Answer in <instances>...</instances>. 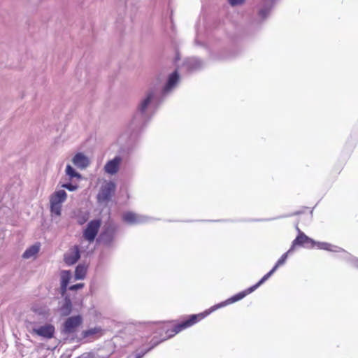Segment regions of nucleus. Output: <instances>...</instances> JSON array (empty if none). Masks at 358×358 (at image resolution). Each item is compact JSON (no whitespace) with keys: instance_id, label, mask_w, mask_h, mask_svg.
I'll return each instance as SVG.
<instances>
[{"instance_id":"nucleus-1","label":"nucleus","mask_w":358,"mask_h":358,"mask_svg":"<svg viewBox=\"0 0 358 358\" xmlns=\"http://www.w3.org/2000/svg\"><path fill=\"white\" fill-rule=\"evenodd\" d=\"M181 55L178 48L175 49L173 64L175 69L170 73L159 93L155 88L150 89L140 101L136 111L129 124V135L124 145L128 154L132 152L138 145L141 133L150 121L166 97L171 94L179 84L181 76L178 64Z\"/></svg>"},{"instance_id":"nucleus-2","label":"nucleus","mask_w":358,"mask_h":358,"mask_svg":"<svg viewBox=\"0 0 358 358\" xmlns=\"http://www.w3.org/2000/svg\"><path fill=\"white\" fill-rule=\"evenodd\" d=\"M204 316L202 313L191 314L183 316L180 320H171L164 324V334L162 338L154 336L150 342L143 345L135 353L134 358H143L145 355L152 351L155 348L164 341L171 338L180 331L192 327L203 319Z\"/></svg>"},{"instance_id":"nucleus-3","label":"nucleus","mask_w":358,"mask_h":358,"mask_svg":"<svg viewBox=\"0 0 358 358\" xmlns=\"http://www.w3.org/2000/svg\"><path fill=\"white\" fill-rule=\"evenodd\" d=\"M298 234L292 241L290 248L294 250L296 247H303L308 249H313L317 247L319 250H326L335 253H340L338 257L352 266L358 268V258L353 256L343 248L327 242L317 241L308 236L296 227Z\"/></svg>"},{"instance_id":"nucleus-4","label":"nucleus","mask_w":358,"mask_h":358,"mask_svg":"<svg viewBox=\"0 0 358 358\" xmlns=\"http://www.w3.org/2000/svg\"><path fill=\"white\" fill-rule=\"evenodd\" d=\"M194 42L197 45L206 47L208 50L210 59L215 62H224L235 59L241 55L242 51L241 48L236 44L227 45L217 44L209 48L196 38Z\"/></svg>"},{"instance_id":"nucleus-5","label":"nucleus","mask_w":358,"mask_h":358,"mask_svg":"<svg viewBox=\"0 0 358 358\" xmlns=\"http://www.w3.org/2000/svg\"><path fill=\"white\" fill-rule=\"evenodd\" d=\"M119 229L120 225L109 218L105 222L96 238V242L105 247H111L115 241Z\"/></svg>"},{"instance_id":"nucleus-6","label":"nucleus","mask_w":358,"mask_h":358,"mask_svg":"<svg viewBox=\"0 0 358 358\" xmlns=\"http://www.w3.org/2000/svg\"><path fill=\"white\" fill-rule=\"evenodd\" d=\"M83 323V317L81 314L69 315L61 324L60 334L64 339L77 336L76 333Z\"/></svg>"},{"instance_id":"nucleus-7","label":"nucleus","mask_w":358,"mask_h":358,"mask_svg":"<svg viewBox=\"0 0 358 358\" xmlns=\"http://www.w3.org/2000/svg\"><path fill=\"white\" fill-rule=\"evenodd\" d=\"M105 334V329L101 326H95L83 330L80 336H72L70 338V343L74 341L77 343H89L99 339Z\"/></svg>"},{"instance_id":"nucleus-8","label":"nucleus","mask_w":358,"mask_h":358,"mask_svg":"<svg viewBox=\"0 0 358 358\" xmlns=\"http://www.w3.org/2000/svg\"><path fill=\"white\" fill-rule=\"evenodd\" d=\"M303 213V211L298 210L287 215H279L276 217L271 218H241V219H220V220H201L202 222H268L276 219L286 218L295 215H299ZM195 220H187V222H192Z\"/></svg>"},{"instance_id":"nucleus-9","label":"nucleus","mask_w":358,"mask_h":358,"mask_svg":"<svg viewBox=\"0 0 358 358\" xmlns=\"http://www.w3.org/2000/svg\"><path fill=\"white\" fill-rule=\"evenodd\" d=\"M62 301H59L58 312L61 317L70 315L73 310V303H76V295L66 292H59Z\"/></svg>"},{"instance_id":"nucleus-10","label":"nucleus","mask_w":358,"mask_h":358,"mask_svg":"<svg viewBox=\"0 0 358 358\" xmlns=\"http://www.w3.org/2000/svg\"><path fill=\"white\" fill-rule=\"evenodd\" d=\"M101 226V220L99 218H94L89 221L83 230V238L89 242L90 243H93L96 240L98 234Z\"/></svg>"},{"instance_id":"nucleus-11","label":"nucleus","mask_w":358,"mask_h":358,"mask_svg":"<svg viewBox=\"0 0 358 358\" xmlns=\"http://www.w3.org/2000/svg\"><path fill=\"white\" fill-rule=\"evenodd\" d=\"M203 60L198 57H189L183 59L180 68L185 75L189 76L200 71L203 68Z\"/></svg>"},{"instance_id":"nucleus-12","label":"nucleus","mask_w":358,"mask_h":358,"mask_svg":"<svg viewBox=\"0 0 358 358\" xmlns=\"http://www.w3.org/2000/svg\"><path fill=\"white\" fill-rule=\"evenodd\" d=\"M278 0H260L257 4V15L260 22L266 20Z\"/></svg>"},{"instance_id":"nucleus-13","label":"nucleus","mask_w":358,"mask_h":358,"mask_svg":"<svg viewBox=\"0 0 358 358\" xmlns=\"http://www.w3.org/2000/svg\"><path fill=\"white\" fill-rule=\"evenodd\" d=\"M245 296H246V294L244 292V291L243 290L241 292H239L234 294L233 296H230L227 299L212 306L210 308L205 310L204 311H203L201 313L203 315L204 317H206L210 314H211L213 312H214L221 308L225 307L229 304L237 302V301L243 299Z\"/></svg>"},{"instance_id":"nucleus-14","label":"nucleus","mask_w":358,"mask_h":358,"mask_svg":"<svg viewBox=\"0 0 358 358\" xmlns=\"http://www.w3.org/2000/svg\"><path fill=\"white\" fill-rule=\"evenodd\" d=\"M116 189V184L115 182L110 180L103 184L97 194V200L99 202H108L115 194Z\"/></svg>"},{"instance_id":"nucleus-15","label":"nucleus","mask_w":358,"mask_h":358,"mask_svg":"<svg viewBox=\"0 0 358 358\" xmlns=\"http://www.w3.org/2000/svg\"><path fill=\"white\" fill-rule=\"evenodd\" d=\"M56 329L54 324L45 323L43 325L32 329L31 334L36 335L43 339L50 340L55 336Z\"/></svg>"},{"instance_id":"nucleus-16","label":"nucleus","mask_w":358,"mask_h":358,"mask_svg":"<svg viewBox=\"0 0 358 358\" xmlns=\"http://www.w3.org/2000/svg\"><path fill=\"white\" fill-rule=\"evenodd\" d=\"M122 162V157L119 155H115L106 163L103 167L104 171L110 175L116 174L120 168Z\"/></svg>"},{"instance_id":"nucleus-17","label":"nucleus","mask_w":358,"mask_h":358,"mask_svg":"<svg viewBox=\"0 0 358 358\" xmlns=\"http://www.w3.org/2000/svg\"><path fill=\"white\" fill-rule=\"evenodd\" d=\"M81 257V250L79 245H75L71 252L65 254L64 257V262L68 266L76 264Z\"/></svg>"},{"instance_id":"nucleus-18","label":"nucleus","mask_w":358,"mask_h":358,"mask_svg":"<svg viewBox=\"0 0 358 358\" xmlns=\"http://www.w3.org/2000/svg\"><path fill=\"white\" fill-rule=\"evenodd\" d=\"M122 220L129 225L141 224L146 222V219L142 216H138L132 211H126L122 215Z\"/></svg>"},{"instance_id":"nucleus-19","label":"nucleus","mask_w":358,"mask_h":358,"mask_svg":"<svg viewBox=\"0 0 358 358\" xmlns=\"http://www.w3.org/2000/svg\"><path fill=\"white\" fill-rule=\"evenodd\" d=\"M71 161L76 167L81 170L85 169L90 164L89 157L82 152H76Z\"/></svg>"},{"instance_id":"nucleus-20","label":"nucleus","mask_w":358,"mask_h":358,"mask_svg":"<svg viewBox=\"0 0 358 358\" xmlns=\"http://www.w3.org/2000/svg\"><path fill=\"white\" fill-rule=\"evenodd\" d=\"M72 278V273L70 270L61 271L59 292H66L67 287L69 285Z\"/></svg>"},{"instance_id":"nucleus-21","label":"nucleus","mask_w":358,"mask_h":358,"mask_svg":"<svg viewBox=\"0 0 358 358\" xmlns=\"http://www.w3.org/2000/svg\"><path fill=\"white\" fill-rule=\"evenodd\" d=\"M40 248L41 243L39 242H36L34 244L29 246L22 253V258L27 259L35 257L39 252Z\"/></svg>"},{"instance_id":"nucleus-22","label":"nucleus","mask_w":358,"mask_h":358,"mask_svg":"<svg viewBox=\"0 0 358 358\" xmlns=\"http://www.w3.org/2000/svg\"><path fill=\"white\" fill-rule=\"evenodd\" d=\"M67 198V193L64 189L56 190L51 195L50 201L63 203Z\"/></svg>"},{"instance_id":"nucleus-23","label":"nucleus","mask_w":358,"mask_h":358,"mask_svg":"<svg viewBox=\"0 0 358 358\" xmlns=\"http://www.w3.org/2000/svg\"><path fill=\"white\" fill-rule=\"evenodd\" d=\"M87 271V267L83 264H79L76 266L74 271L73 278L75 280H80L85 279Z\"/></svg>"},{"instance_id":"nucleus-24","label":"nucleus","mask_w":358,"mask_h":358,"mask_svg":"<svg viewBox=\"0 0 358 358\" xmlns=\"http://www.w3.org/2000/svg\"><path fill=\"white\" fill-rule=\"evenodd\" d=\"M65 173L68 176L69 180H73L76 178L77 180L83 179V176L80 173L77 171L74 167L71 164H67L65 169Z\"/></svg>"},{"instance_id":"nucleus-25","label":"nucleus","mask_w":358,"mask_h":358,"mask_svg":"<svg viewBox=\"0 0 358 358\" xmlns=\"http://www.w3.org/2000/svg\"><path fill=\"white\" fill-rule=\"evenodd\" d=\"M31 310L35 314L41 316L44 319H46L49 315V310L45 307L32 306Z\"/></svg>"},{"instance_id":"nucleus-26","label":"nucleus","mask_w":358,"mask_h":358,"mask_svg":"<svg viewBox=\"0 0 358 358\" xmlns=\"http://www.w3.org/2000/svg\"><path fill=\"white\" fill-rule=\"evenodd\" d=\"M76 222L78 225H83L87 222L90 218V213L87 211H80L76 215Z\"/></svg>"},{"instance_id":"nucleus-27","label":"nucleus","mask_w":358,"mask_h":358,"mask_svg":"<svg viewBox=\"0 0 358 358\" xmlns=\"http://www.w3.org/2000/svg\"><path fill=\"white\" fill-rule=\"evenodd\" d=\"M84 287H85V283H83V282H78V283L71 285H69L67 287L66 293L75 294L76 296L77 292L78 290L82 289ZM76 299H77V297L76 296Z\"/></svg>"},{"instance_id":"nucleus-28","label":"nucleus","mask_w":358,"mask_h":358,"mask_svg":"<svg viewBox=\"0 0 358 358\" xmlns=\"http://www.w3.org/2000/svg\"><path fill=\"white\" fill-rule=\"evenodd\" d=\"M137 3L136 0H126L125 2V7L127 8H128L129 4L131 6L129 15L131 20H133L135 13L138 9V6H136Z\"/></svg>"},{"instance_id":"nucleus-29","label":"nucleus","mask_w":358,"mask_h":358,"mask_svg":"<svg viewBox=\"0 0 358 358\" xmlns=\"http://www.w3.org/2000/svg\"><path fill=\"white\" fill-rule=\"evenodd\" d=\"M50 211L52 215L60 216L62 215V203L50 201Z\"/></svg>"},{"instance_id":"nucleus-30","label":"nucleus","mask_w":358,"mask_h":358,"mask_svg":"<svg viewBox=\"0 0 358 358\" xmlns=\"http://www.w3.org/2000/svg\"><path fill=\"white\" fill-rule=\"evenodd\" d=\"M62 188L66 189L69 192H74L77 190L79 187L78 185L76 183H73L72 180H69V182H64L61 185Z\"/></svg>"},{"instance_id":"nucleus-31","label":"nucleus","mask_w":358,"mask_h":358,"mask_svg":"<svg viewBox=\"0 0 358 358\" xmlns=\"http://www.w3.org/2000/svg\"><path fill=\"white\" fill-rule=\"evenodd\" d=\"M294 250H292L291 248H289V249L286 252H285L284 254H282L281 255V257L277 260V262H275V264H278V266H282L285 264L287 258H288V256Z\"/></svg>"},{"instance_id":"nucleus-32","label":"nucleus","mask_w":358,"mask_h":358,"mask_svg":"<svg viewBox=\"0 0 358 358\" xmlns=\"http://www.w3.org/2000/svg\"><path fill=\"white\" fill-rule=\"evenodd\" d=\"M168 9L170 10V15L169 17V19L167 17H163L162 21H163V24H165L169 20L170 24H171V31L173 32L174 30H175V25H174V23H173V11L171 8L170 3H169V4H168Z\"/></svg>"},{"instance_id":"nucleus-33","label":"nucleus","mask_w":358,"mask_h":358,"mask_svg":"<svg viewBox=\"0 0 358 358\" xmlns=\"http://www.w3.org/2000/svg\"><path fill=\"white\" fill-rule=\"evenodd\" d=\"M262 285V284L258 281L257 282H256L255 285L249 287L248 288L244 289V292L245 293L246 296L252 293L253 292H255L257 288H259L260 286Z\"/></svg>"},{"instance_id":"nucleus-34","label":"nucleus","mask_w":358,"mask_h":358,"mask_svg":"<svg viewBox=\"0 0 358 358\" xmlns=\"http://www.w3.org/2000/svg\"><path fill=\"white\" fill-rule=\"evenodd\" d=\"M262 285V284L258 281L257 282H256L255 285L249 287L248 288L244 289V292L245 293L246 296L252 293L253 292H255L257 288H259L260 286Z\"/></svg>"},{"instance_id":"nucleus-35","label":"nucleus","mask_w":358,"mask_h":358,"mask_svg":"<svg viewBox=\"0 0 358 358\" xmlns=\"http://www.w3.org/2000/svg\"><path fill=\"white\" fill-rule=\"evenodd\" d=\"M164 323H166V322L159 323L158 326L157 327L156 333L159 334V338H162L163 334H164Z\"/></svg>"},{"instance_id":"nucleus-36","label":"nucleus","mask_w":358,"mask_h":358,"mask_svg":"<svg viewBox=\"0 0 358 358\" xmlns=\"http://www.w3.org/2000/svg\"><path fill=\"white\" fill-rule=\"evenodd\" d=\"M245 1V0H228L229 3L231 6H241L244 3Z\"/></svg>"},{"instance_id":"nucleus-37","label":"nucleus","mask_w":358,"mask_h":358,"mask_svg":"<svg viewBox=\"0 0 358 358\" xmlns=\"http://www.w3.org/2000/svg\"><path fill=\"white\" fill-rule=\"evenodd\" d=\"M272 276L271 273L268 272L262 278L259 280V282L263 285L266 280H268Z\"/></svg>"},{"instance_id":"nucleus-38","label":"nucleus","mask_w":358,"mask_h":358,"mask_svg":"<svg viewBox=\"0 0 358 358\" xmlns=\"http://www.w3.org/2000/svg\"><path fill=\"white\" fill-rule=\"evenodd\" d=\"M279 267H280V266H278L277 264H275L274 266L272 267V268L268 272L271 273V275H273V273L277 271V269Z\"/></svg>"},{"instance_id":"nucleus-39","label":"nucleus","mask_w":358,"mask_h":358,"mask_svg":"<svg viewBox=\"0 0 358 358\" xmlns=\"http://www.w3.org/2000/svg\"><path fill=\"white\" fill-rule=\"evenodd\" d=\"M77 358H94V357H91L90 355V354L84 353V354L81 355L80 357H78Z\"/></svg>"},{"instance_id":"nucleus-40","label":"nucleus","mask_w":358,"mask_h":358,"mask_svg":"<svg viewBox=\"0 0 358 358\" xmlns=\"http://www.w3.org/2000/svg\"><path fill=\"white\" fill-rule=\"evenodd\" d=\"M123 18V15L121 13H118V17L117 18V21H116V23L118 24V23H120V21L122 20Z\"/></svg>"},{"instance_id":"nucleus-41","label":"nucleus","mask_w":358,"mask_h":358,"mask_svg":"<svg viewBox=\"0 0 358 358\" xmlns=\"http://www.w3.org/2000/svg\"><path fill=\"white\" fill-rule=\"evenodd\" d=\"M354 147H355V143H352V144H350V148H353Z\"/></svg>"},{"instance_id":"nucleus-42","label":"nucleus","mask_w":358,"mask_h":358,"mask_svg":"<svg viewBox=\"0 0 358 358\" xmlns=\"http://www.w3.org/2000/svg\"><path fill=\"white\" fill-rule=\"evenodd\" d=\"M350 144V140H348L347 143H346V146L349 145Z\"/></svg>"},{"instance_id":"nucleus-43","label":"nucleus","mask_w":358,"mask_h":358,"mask_svg":"<svg viewBox=\"0 0 358 358\" xmlns=\"http://www.w3.org/2000/svg\"><path fill=\"white\" fill-rule=\"evenodd\" d=\"M145 324H149V325H150V324H152V322H145Z\"/></svg>"},{"instance_id":"nucleus-44","label":"nucleus","mask_w":358,"mask_h":358,"mask_svg":"<svg viewBox=\"0 0 358 358\" xmlns=\"http://www.w3.org/2000/svg\"><path fill=\"white\" fill-rule=\"evenodd\" d=\"M127 358H129V357H127Z\"/></svg>"}]
</instances>
